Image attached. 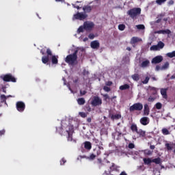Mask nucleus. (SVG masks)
<instances>
[{
	"label": "nucleus",
	"mask_w": 175,
	"mask_h": 175,
	"mask_svg": "<svg viewBox=\"0 0 175 175\" xmlns=\"http://www.w3.org/2000/svg\"><path fill=\"white\" fill-rule=\"evenodd\" d=\"M58 55H53L51 49L48 48L46 49V55L42 56V64H49L51 61L52 65H58Z\"/></svg>",
	"instance_id": "obj_1"
},
{
	"label": "nucleus",
	"mask_w": 175,
	"mask_h": 175,
	"mask_svg": "<svg viewBox=\"0 0 175 175\" xmlns=\"http://www.w3.org/2000/svg\"><path fill=\"white\" fill-rule=\"evenodd\" d=\"M79 53V48L77 49L72 54H70L65 58V62L69 65H75L77 62V54Z\"/></svg>",
	"instance_id": "obj_2"
},
{
	"label": "nucleus",
	"mask_w": 175,
	"mask_h": 175,
	"mask_svg": "<svg viewBox=\"0 0 175 175\" xmlns=\"http://www.w3.org/2000/svg\"><path fill=\"white\" fill-rule=\"evenodd\" d=\"M140 13H142V9L139 8H132L127 12V14L133 19L136 18Z\"/></svg>",
	"instance_id": "obj_3"
},
{
	"label": "nucleus",
	"mask_w": 175,
	"mask_h": 175,
	"mask_svg": "<svg viewBox=\"0 0 175 175\" xmlns=\"http://www.w3.org/2000/svg\"><path fill=\"white\" fill-rule=\"evenodd\" d=\"M143 110V104L141 103H136L131 105L129 108V111H142Z\"/></svg>",
	"instance_id": "obj_4"
},
{
	"label": "nucleus",
	"mask_w": 175,
	"mask_h": 175,
	"mask_svg": "<svg viewBox=\"0 0 175 175\" xmlns=\"http://www.w3.org/2000/svg\"><path fill=\"white\" fill-rule=\"evenodd\" d=\"M1 79H3V81H5V83H16L17 81V79L16 77H14L12 74H7L4 76L1 77Z\"/></svg>",
	"instance_id": "obj_5"
},
{
	"label": "nucleus",
	"mask_w": 175,
	"mask_h": 175,
	"mask_svg": "<svg viewBox=\"0 0 175 175\" xmlns=\"http://www.w3.org/2000/svg\"><path fill=\"white\" fill-rule=\"evenodd\" d=\"M88 17V14H87L85 12H77V14H74V18L75 20H85Z\"/></svg>",
	"instance_id": "obj_6"
},
{
	"label": "nucleus",
	"mask_w": 175,
	"mask_h": 175,
	"mask_svg": "<svg viewBox=\"0 0 175 175\" xmlns=\"http://www.w3.org/2000/svg\"><path fill=\"white\" fill-rule=\"evenodd\" d=\"M92 106L96 107V106H100L102 105V99L99 96H94L91 102Z\"/></svg>",
	"instance_id": "obj_7"
},
{
	"label": "nucleus",
	"mask_w": 175,
	"mask_h": 175,
	"mask_svg": "<svg viewBox=\"0 0 175 175\" xmlns=\"http://www.w3.org/2000/svg\"><path fill=\"white\" fill-rule=\"evenodd\" d=\"M83 27L85 31H92L95 24H94V22L85 21L83 23Z\"/></svg>",
	"instance_id": "obj_8"
},
{
	"label": "nucleus",
	"mask_w": 175,
	"mask_h": 175,
	"mask_svg": "<svg viewBox=\"0 0 175 175\" xmlns=\"http://www.w3.org/2000/svg\"><path fill=\"white\" fill-rule=\"evenodd\" d=\"M16 110L20 113H23L25 110V103L23 101H18L16 105Z\"/></svg>",
	"instance_id": "obj_9"
},
{
	"label": "nucleus",
	"mask_w": 175,
	"mask_h": 175,
	"mask_svg": "<svg viewBox=\"0 0 175 175\" xmlns=\"http://www.w3.org/2000/svg\"><path fill=\"white\" fill-rule=\"evenodd\" d=\"M162 61H163V57H162V55H158V56L154 57L152 59L151 62H152V64H161V62H162Z\"/></svg>",
	"instance_id": "obj_10"
},
{
	"label": "nucleus",
	"mask_w": 175,
	"mask_h": 175,
	"mask_svg": "<svg viewBox=\"0 0 175 175\" xmlns=\"http://www.w3.org/2000/svg\"><path fill=\"white\" fill-rule=\"evenodd\" d=\"M139 122L142 125L144 126L148 125L150 124V118L148 117H142L140 119Z\"/></svg>",
	"instance_id": "obj_11"
},
{
	"label": "nucleus",
	"mask_w": 175,
	"mask_h": 175,
	"mask_svg": "<svg viewBox=\"0 0 175 175\" xmlns=\"http://www.w3.org/2000/svg\"><path fill=\"white\" fill-rule=\"evenodd\" d=\"M138 136L137 137V139H139V137H142L143 139H147V137H146V131H143V129H139L137 132Z\"/></svg>",
	"instance_id": "obj_12"
},
{
	"label": "nucleus",
	"mask_w": 175,
	"mask_h": 175,
	"mask_svg": "<svg viewBox=\"0 0 175 175\" xmlns=\"http://www.w3.org/2000/svg\"><path fill=\"white\" fill-rule=\"evenodd\" d=\"M100 46V44L99 43V41L98 40H94V41H92L90 43V47L92 49H98Z\"/></svg>",
	"instance_id": "obj_13"
},
{
	"label": "nucleus",
	"mask_w": 175,
	"mask_h": 175,
	"mask_svg": "<svg viewBox=\"0 0 175 175\" xmlns=\"http://www.w3.org/2000/svg\"><path fill=\"white\" fill-rule=\"evenodd\" d=\"M100 150H103V148L101 146H97L96 147L94 150H93V154L96 156L98 157L99 156L100 154H102V152Z\"/></svg>",
	"instance_id": "obj_14"
},
{
	"label": "nucleus",
	"mask_w": 175,
	"mask_h": 175,
	"mask_svg": "<svg viewBox=\"0 0 175 175\" xmlns=\"http://www.w3.org/2000/svg\"><path fill=\"white\" fill-rule=\"evenodd\" d=\"M122 116L120 113L113 115V114H111V113H109V118H111V120H112V121H114V120H120V118H122Z\"/></svg>",
	"instance_id": "obj_15"
},
{
	"label": "nucleus",
	"mask_w": 175,
	"mask_h": 175,
	"mask_svg": "<svg viewBox=\"0 0 175 175\" xmlns=\"http://www.w3.org/2000/svg\"><path fill=\"white\" fill-rule=\"evenodd\" d=\"M160 92L163 99H167V88H161Z\"/></svg>",
	"instance_id": "obj_16"
},
{
	"label": "nucleus",
	"mask_w": 175,
	"mask_h": 175,
	"mask_svg": "<svg viewBox=\"0 0 175 175\" xmlns=\"http://www.w3.org/2000/svg\"><path fill=\"white\" fill-rule=\"evenodd\" d=\"M150 114V107L148 104H145L144 105V116H148Z\"/></svg>",
	"instance_id": "obj_17"
},
{
	"label": "nucleus",
	"mask_w": 175,
	"mask_h": 175,
	"mask_svg": "<svg viewBox=\"0 0 175 175\" xmlns=\"http://www.w3.org/2000/svg\"><path fill=\"white\" fill-rule=\"evenodd\" d=\"M165 146L167 151H172V150H173V147H175V143H166Z\"/></svg>",
	"instance_id": "obj_18"
},
{
	"label": "nucleus",
	"mask_w": 175,
	"mask_h": 175,
	"mask_svg": "<svg viewBox=\"0 0 175 175\" xmlns=\"http://www.w3.org/2000/svg\"><path fill=\"white\" fill-rule=\"evenodd\" d=\"M83 10L85 12V13H91L92 8L91 5H85L83 7Z\"/></svg>",
	"instance_id": "obj_19"
},
{
	"label": "nucleus",
	"mask_w": 175,
	"mask_h": 175,
	"mask_svg": "<svg viewBox=\"0 0 175 175\" xmlns=\"http://www.w3.org/2000/svg\"><path fill=\"white\" fill-rule=\"evenodd\" d=\"M129 88H131V86L127 83H125L119 87V90H120V91H125V90H129Z\"/></svg>",
	"instance_id": "obj_20"
},
{
	"label": "nucleus",
	"mask_w": 175,
	"mask_h": 175,
	"mask_svg": "<svg viewBox=\"0 0 175 175\" xmlns=\"http://www.w3.org/2000/svg\"><path fill=\"white\" fill-rule=\"evenodd\" d=\"M140 66H141V68H148V66H150V60L146 59V60L142 62Z\"/></svg>",
	"instance_id": "obj_21"
},
{
	"label": "nucleus",
	"mask_w": 175,
	"mask_h": 175,
	"mask_svg": "<svg viewBox=\"0 0 175 175\" xmlns=\"http://www.w3.org/2000/svg\"><path fill=\"white\" fill-rule=\"evenodd\" d=\"M97 166L98 169H100L103 166H105V162L102 161V159H97Z\"/></svg>",
	"instance_id": "obj_22"
},
{
	"label": "nucleus",
	"mask_w": 175,
	"mask_h": 175,
	"mask_svg": "<svg viewBox=\"0 0 175 175\" xmlns=\"http://www.w3.org/2000/svg\"><path fill=\"white\" fill-rule=\"evenodd\" d=\"M84 147L86 150H91V148H92V145L91 144V142H85L84 143Z\"/></svg>",
	"instance_id": "obj_23"
},
{
	"label": "nucleus",
	"mask_w": 175,
	"mask_h": 175,
	"mask_svg": "<svg viewBox=\"0 0 175 175\" xmlns=\"http://www.w3.org/2000/svg\"><path fill=\"white\" fill-rule=\"evenodd\" d=\"M130 129L132 131V132L133 133H136L139 131V129H137V125L135 124H132Z\"/></svg>",
	"instance_id": "obj_24"
},
{
	"label": "nucleus",
	"mask_w": 175,
	"mask_h": 175,
	"mask_svg": "<svg viewBox=\"0 0 175 175\" xmlns=\"http://www.w3.org/2000/svg\"><path fill=\"white\" fill-rule=\"evenodd\" d=\"M150 90L152 95H157V94H158V88H157L150 87Z\"/></svg>",
	"instance_id": "obj_25"
},
{
	"label": "nucleus",
	"mask_w": 175,
	"mask_h": 175,
	"mask_svg": "<svg viewBox=\"0 0 175 175\" xmlns=\"http://www.w3.org/2000/svg\"><path fill=\"white\" fill-rule=\"evenodd\" d=\"M77 103L80 106H82L83 105H85V99H84V98H79L77 99Z\"/></svg>",
	"instance_id": "obj_26"
},
{
	"label": "nucleus",
	"mask_w": 175,
	"mask_h": 175,
	"mask_svg": "<svg viewBox=\"0 0 175 175\" xmlns=\"http://www.w3.org/2000/svg\"><path fill=\"white\" fill-rule=\"evenodd\" d=\"M143 161L145 165H151L152 163V160L150 158H144Z\"/></svg>",
	"instance_id": "obj_27"
},
{
	"label": "nucleus",
	"mask_w": 175,
	"mask_h": 175,
	"mask_svg": "<svg viewBox=\"0 0 175 175\" xmlns=\"http://www.w3.org/2000/svg\"><path fill=\"white\" fill-rule=\"evenodd\" d=\"M152 162L153 163H155L156 165H161V157H157L156 159H153L152 160Z\"/></svg>",
	"instance_id": "obj_28"
},
{
	"label": "nucleus",
	"mask_w": 175,
	"mask_h": 175,
	"mask_svg": "<svg viewBox=\"0 0 175 175\" xmlns=\"http://www.w3.org/2000/svg\"><path fill=\"white\" fill-rule=\"evenodd\" d=\"M131 79H133L134 81H139V80H140V77L139 76V74H134L131 76Z\"/></svg>",
	"instance_id": "obj_29"
},
{
	"label": "nucleus",
	"mask_w": 175,
	"mask_h": 175,
	"mask_svg": "<svg viewBox=\"0 0 175 175\" xmlns=\"http://www.w3.org/2000/svg\"><path fill=\"white\" fill-rule=\"evenodd\" d=\"M109 169L111 172H116V170H117V169H118V166L116 165V164L114 163H112Z\"/></svg>",
	"instance_id": "obj_30"
},
{
	"label": "nucleus",
	"mask_w": 175,
	"mask_h": 175,
	"mask_svg": "<svg viewBox=\"0 0 175 175\" xmlns=\"http://www.w3.org/2000/svg\"><path fill=\"white\" fill-rule=\"evenodd\" d=\"M67 133H73L75 132V127H73V125H69L68 126V130H66Z\"/></svg>",
	"instance_id": "obj_31"
},
{
	"label": "nucleus",
	"mask_w": 175,
	"mask_h": 175,
	"mask_svg": "<svg viewBox=\"0 0 175 175\" xmlns=\"http://www.w3.org/2000/svg\"><path fill=\"white\" fill-rule=\"evenodd\" d=\"M133 43H137L139 42H142V38L137 37H133L131 39Z\"/></svg>",
	"instance_id": "obj_32"
},
{
	"label": "nucleus",
	"mask_w": 175,
	"mask_h": 175,
	"mask_svg": "<svg viewBox=\"0 0 175 175\" xmlns=\"http://www.w3.org/2000/svg\"><path fill=\"white\" fill-rule=\"evenodd\" d=\"M161 132L163 135H170V132L166 128L162 129Z\"/></svg>",
	"instance_id": "obj_33"
},
{
	"label": "nucleus",
	"mask_w": 175,
	"mask_h": 175,
	"mask_svg": "<svg viewBox=\"0 0 175 175\" xmlns=\"http://www.w3.org/2000/svg\"><path fill=\"white\" fill-rule=\"evenodd\" d=\"M0 99L1 103H5L7 97L5 96V94H1L0 96Z\"/></svg>",
	"instance_id": "obj_34"
},
{
	"label": "nucleus",
	"mask_w": 175,
	"mask_h": 175,
	"mask_svg": "<svg viewBox=\"0 0 175 175\" xmlns=\"http://www.w3.org/2000/svg\"><path fill=\"white\" fill-rule=\"evenodd\" d=\"M169 68V62H166L164 65L161 66V70H166Z\"/></svg>",
	"instance_id": "obj_35"
},
{
	"label": "nucleus",
	"mask_w": 175,
	"mask_h": 175,
	"mask_svg": "<svg viewBox=\"0 0 175 175\" xmlns=\"http://www.w3.org/2000/svg\"><path fill=\"white\" fill-rule=\"evenodd\" d=\"M167 57H168L169 58H173L175 57V51L171 52V53H167Z\"/></svg>",
	"instance_id": "obj_36"
},
{
	"label": "nucleus",
	"mask_w": 175,
	"mask_h": 175,
	"mask_svg": "<svg viewBox=\"0 0 175 175\" xmlns=\"http://www.w3.org/2000/svg\"><path fill=\"white\" fill-rule=\"evenodd\" d=\"M68 133V141L72 142L73 140V133Z\"/></svg>",
	"instance_id": "obj_37"
},
{
	"label": "nucleus",
	"mask_w": 175,
	"mask_h": 175,
	"mask_svg": "<svg viewBox=\"0 0 175 175\" xmlns=\"http://www.w3.org/2000/svg\"><path fill=\"white\" fill-rule=\"evenodd\" d=\"M155 108L157 109V110H161V109H162V103H157L155 104Z\"/></svg>",
	"instance_id": "obj_38"
},
{
	"label": "nucleus",
	"mask_w": 175,
	"mask_h": 175,
	"mask_svg": "<svg viewBox=\"0 0 175 175\" xmlns=\"http://www.w3.org/2000/svg\"><path fill=\"white\" fill-rule=\"evenodd\" d=\"M81 32H84V25L82 26H80L77 29L78 33H81Z\"/></svg>",
	"instance_id": "obj_39"
},
{
	"label": "nucleus",
	"mask_w": 175,
	"mask_h": 175,
	"mask_svg": "<svg viewBox=\"0 0 175 175\" xmlns=\"http://www.w3.org/2000/svg\"><path fill=\"white\" fill-rule=\"evenodd\" d=\"M95 158H96V156L94 153L90 154V157H88V159H90V161H94Z\"/></svg>",
	"instance_id": "obj_40"
},
{
	"label": "nucleus",
	"mask_w": 175,
	"mask_h": 175,
	"mask_svg": "<svg viewBox=\"0 0 175 175\" xmlns=\"http://www.w3.org/2000/svg\"><path fill=\"white\" fill-rule=\"evenodd\" d=\"M148 81H150L149 77H146L145 79L142 81V84H148Z\"/></svg>",
	"instance_id": "obj_41"
},
{
	"label": "nucleus",
	"mask_w": 175,
	"mask_h": 175,
	"mask_svg": "<svg viewBox=\"0 0 175 175\" xmlns=\"http://www.w3.org/2000/svg\"><path fill=\"white\" fill-rule=\"evenodd\" d=\"M158 47L159 49H163V47H165V43H163V42H159L157 44Z\"/></svg>",
	"instance_id": "obj_42"
},
{
	"label": "nucleus",
	"mask_w": 175,
	"mask_h": 175,
	"mask_svg": "<svg viewBox=\"0 0 175 175\" xmlns=\"http://www.w3.org/2000/svg\"><path fill=\"white\" fill-rule=\"evenodd\" d=\"M158 33H170V30H160L159 31Z\"/></svg>",
	"instance_id": "obj_43"
},
{
	"label": "nucleus",
	"mask_w": 175,
	"mask_h": 175,
	"mask_svg": "<svg viewBox=\"0 0 175 175\" xmlns=\"http://www.w3.org/2000/svg\"><path fill=\"white\" fill-rule=\"evenodd\" d=\"M118 29L120 31H124V29H125V25L124 24H120L118 25Z\"/></svg>",
	"instance_id": "obj_44"
},
{
	"label": "nucleus",
	"mask_w": 175,
	"mask_h": 175,
	"mask_svg": "<svg viewBox=\"0 0 175 175\" xmlns=\"http://www.w3.org/2000/svg\"><path fill=\"white\" fill-rule=\"evenodd\" d=\"M166 1L167 0H156V3H157V5H162V3H165Z\"/></svg>",
	"instance_id": "obj_45"
},
{
	"label": "nucleus",
	"mask_w": 175,
	"mask_h": 175,
	"mask_svg": "<svg viewBox=\"0 0 175 175\" xmlns=\"http://www.w3.org/2000/svg\"><path fill=\"white\" fill-rule=\"evenodd\" d=\"M144 154H146V155H151V154H152V152L148 149H146L144 150Z\"/></svg>",
	"instance_id": "obj_46"
},
{
	"label": "nucleus",
	"mask_w": 175,
	"mask_h": 175,
	"mask_svg": "<svg viewBox=\"0 0 175 175\" xmlns=\"http://www.w3.org/2000/svg\"><path fill=\"white\" fill-rule=\"evenodd\" d=\"M102 96L104 98V100H107V99H110V96H109V94H101Z\"/></svg>",
	"instance_id": "obj_47"
},
{
	"label": "nucleus",
	"mask_w": 175,
	"mask_h": 175,
	"mask_svg": "<svg viewBox=\"0 0 175 175\" xmlns=\"http://www.w3.org/2000/svg\"><path fill=\"white\" fill-rule=\"evenodd\" d=\"M137 29H144L146 27H144V25H138L136 26Z\"/></svg>",
	"instance_id": "obj_48"
},
{
	"label": "nucleus",
	"mask_w": 175,
	"mask_h": 175,
	"mask_svg": "<svg viewBox=\"0 0 175 175\" xmlns=\"http://www.w3.org/2000/svg\"><path fill=\"white\" fill-rule=\"evenodd\" d=\"M158 49H159L158 45H153L150 47V50H153L154 51H157Z\"/></svg>",
	"instance_id": "obj_49"
},
{
	"label": "nucleus",
	"mask_w": 175,
	"mask_h": 175,
	"mask_svg": "<svg viewBox=\"0 0 175 175\" xmlns=\"http://www.w3.org/2000/svg\"><path fill=\"white\" fill-rule=\"evenodd\" d=\"M103 90H104V91H105V92H110V91H111L110 88H109L107 86H104Z\"/></svg>",
	"instance_id": "obj_50"
},
{
	"label": "nucleus",
	"mask_w": 175,
	"mask_h": 175,
	"mask_svg": "<svg viewBox=\"0 0 175 175\" xmlns=\"http://www.w3.org/2000/svg\"><path fill=\"white\" fill-rule=\"evenodd\" d=\"M154 100H155V98L152 96H149L148 98V102H154Z\"/></svg>",
	"instance_id": "obj_51"
},
{
	"label": "nucleus",
	"mask_w": 175,
	"mask_h": 175,
	"mask_svg": "<svg viewBox=\"0 0 175 175\" xmlns=\"http://www.w3.org/2000/svg\"><path fill=\"white\" fill-rule=\"evenodd\" d=\"M155 70H156V72H159V70H162V67H161L159 65H157L155 67Z\"/></svg>",
	"instance_id": "obj_52"
},
{
	"label": "nucleus",
	"mask_w": 175,
	"mask_h": 175,
	"mask_svg": "<svg viewBox=\"0 0 175 175\" xmlns=\"http://www.w3.org/2000/svg\"><path fill=\"white\" fill-rule=\"evenodd\" d=\"M81 117H83V118H85V117H87V113H84V112H80L79 113Z\"/></svg>",
	"instance_id": "obj_53"
},
{
	"label": "nucleus",
	"mask_w": 175,
	"mask_h": 175,
	"mask_svg": "<svg viewBox=\"0 0 175 175\" xmlns=\"http://www.w3.org/2000/svg\"><path fill=\"white\" fill-rule=\"evenodd\" d=\"M106 85H107L108 87H111V85H113V82L111 81H108L106 82Z\"/></svg>",
	"instance_id": "obj_54"
},
{
	"label": "nucleus",
	"mask_w": 175,
	"mask_h": 175,
	"mask_svg": "<svg viewBox=\"0 0 175 175\" xmlns=\"http://www.w3.org/2000/svg\"><path fill=\"white\" fill-rule=\"evenodd\" d=\"M163 17H165V14L161 13L158 15L157 18H161V20H162V18H163Z\"/></svg>",
	"instance_id": "obj_55"
},
{
	"label": "nucleus",
	"mask_w": 175,
	"mask_h": 175,
	"mask_svg": "<svg viewBox=\"0 0 175 175\" xmlns=\"http://www.w3.org/2000/svg\"><path fill=\"white\" fill-rule=\"evenodd\" d=\"M88 38H89V39L92 40L95 38V35L94 33H91L89 34Z\"/></svg>",
	"instance_id": "obj_56"
},
{
	"label": "nucleus",
	"mask_w": 175,
	"mask_h": 175,
	"mask_svg": "<svg viewBox=\"0 0 175 175\" xmlns=\"http://www.w3.org/2000/svg\"><path fill=\"white\" fill-rule=\"evenodd\" d=\"M72 8H74L75 9H77L78 10L81 9V7L79 6V5H76V4H72Z\"/></svg>",
	"instance_id": "obj_57"
},
{
	"label": "nucleus",
	"mask_w": 175,
	"mask_h": 175,
	"mask_svg": "<svg viewBox=\"0 0 175 175\" xmlns=\"http://www.w3.org/2000/svg\"><path fill=\"white\" fill-rule=\"evenodd\" d=\"M87 94V91L85 90H80V95L81 96H83V95H85Z\"/></svg>",
	"instance_id": "obj_58"
},
{
	"label": "nucleus",
	"mask_w": 175,
	"mask_h": 175,
	"mask_svg": "<svg viewBox=\"0 0 175 175\" xmlns=\"http://www.w3.org/2000/svg\"><path fill=\"white\" fill-rule=\"evenodd\" d=\"M129 148H131V149L135 148V144L133 143L129 144Z\"/></svg>",
	"instance_id": "obj_59"
},
{
	"label": "nucleus",
	"mask_w": 175,
	"mask_h": 175,
	"mask_svg": "<svg viewBox=\"0 0 175 175\" xmlns=\"http://www.w3.org/2000/svg\"><path fill=\"white\" fill-rule=\"evenodd\" d=\"M65 163H66V160H65L64 158L62 159L60 161V165H65Z\"/></svg>",
	"instance_id": "obj_60"
},
{
	"label": "nucleus",
	"mask_w": 175,
	"mask_h": 175,
	"mask_svg": "<svg viewBox=\"0 0 175 175\" xmlns=\"http://www.w3.org/2000/svg\"><path fill=\"white\" fill-rule=\"evenodd\" d=\"M83 76H88V75H90V72L88 71H87L86 70H84L83 72Z\"/></svg>",
	"instance_id": "obj_61"
},
{
	"label": "nucleus",
	"mask_w": 175,
	"mask_h": 175,
	"mask_svg": "<svg viewBox=\"0 0 175 175\" xmlns=\"http://www.w3.org/2000/svg\"><path fill=\"white\" fill-rule=\"evenodd\" d=\"M5 132H6V131H5V129L1 130L0 131V136H2L3 135H5Z\"/></svg>",
	"instance_id": "obj_62"
},
{
	"label": "nucleus",
	"mask_w": 175,
	"mask_h": 175,
	"mask_svg": "<svg viewBox=\"0 0 175 175\" xmlns=\"http://www.w3.org/2000/svg\"><path fill=\"white\" fill-rule=\"evenodd\" d=\"M150 150H155V145H150Z\"/></svg>",
	"instance_id": "obj_63"
},
{
	"label": "nucleus",
	"mask_w": 175,
	"mask_h": 175,
	"mask_svg": "<svg viewBox=\"0 0 175 175\" xmlns=\"http://www.w3.org/2000/svg\"><path fill=\"white\" fill-rule=\"evenodd\" d=\"M120 175H127L125 172H122Z\"/></svg>",
	"instance_id": "obj_64"
}]
</instances>
